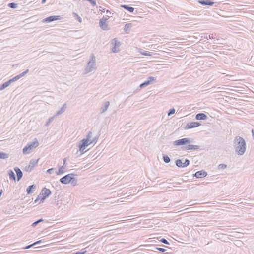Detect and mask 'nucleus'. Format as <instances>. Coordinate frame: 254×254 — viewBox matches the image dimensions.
I'll use <instances>...</instances> for the list:
<instances>
[{"instance_id":"603ef678","label":"nucleus","mask_w":254,"mask_h":254,"mask_svg":"<svg viewBox=\"0 0 254 254\" xmlns=\"http://www.w3.org/2000/svg\"><path fill=\"white\" fill-rule=\"evenodd\" d=\"M2 192H3L2 190V189L0 190V197L1 196Z\"/></svg>"},{"instance_id":"dca6fc26","label":"nucleus","mask_w":254,"mask_h":254,"mask_svg":"<svg viewBox=\"0 0 254 254\" xmlns=\"http://www.w3.org/2000/svg\"><path fill=\"white\" fill-rule=\"evenodd\" d=\"M108 19L107 18H105L103 19L102 18L100 20L99 24L101 28L104 30H108V24L106 23V20Z\"/></svg>"},{"instance_id":"79ce46f5","label":"nucleus","mask_w":254,"mask_h":254,"mask_svg":"<svg viewBox=\"0 0 254 254\" xmlns=\"http://www.w3.org/2000/svg\"><path fill=\"white\" fill-rule=\"evenodd\" d=\"M160 241L164 244H169V243L168 242V241L165 239V238H162Z\"/></svg>"},{"instance_id":"a19ab883","label":"nucleus","mask_w":254,"mask_h":254,"mask_svg":"<svg viewBox=\"0 0 254 254\" xmlns=\"http://www.w3.org/2000/svg\"><path fill=\"white\" fill-rule=\"evenodd\" d=\"M155 249L161 251L162 252H164L166 251L165 249L159 247H155Z\"/></svg>"},{"instance_id":"a18cd8bd","label":"nucleus","mask_w":254,"mask_h":254,"mask_svg":"<svg viewBox=\"0 0 254 254\" xmlns=\"http://www.w3.org/2000/svg\"><path fill=\"white\" fill-rule=\"evenodd\" d=\"M53 171H54V168H52L48 169L47 170V173H48L49 174H51V173H52Z\"/></svg>"},{"instance_id":"423d86ee","label":"nucleus","mask_w":254,"mask_h":254,"mask_svg":"<svg viewBox=\"0 0 254 254\" xmlns=\"http://www.w3.org/2000/svg\"><path fill=\"white\" fill-rule=\"evenodd\" d=\"M190 142H191V141L190 138H183L174 141L173 142V144L174 145H175V146H181V145H186L187 144H189Z\"/></svg>"},{"instance_id":"20e7f679","label":"nucleus","mask_w":254,"mask_h":254,"mask_svg":"<svg viewBox=\"0 0 254 254\" xmlns=\"http://www.w3.org/2000/svg\"><path fill=\"white\" fill-rule=\"evenodd\" d=\"M90 58V60L88 62L85 69V74L88 73L96 68V59L93 54H91Z\"/></svg>"},{"instance_id":"13d9d810","label":"nucleus","mask_w":254,"mask_h":254,"mask_svg":"<svg viewBox=\"0 0 254 254\" xmlns=\"http://www.w3.org/2000/svg\"><path fill=\"white\" fill-rule=\"evenodd\" d=\"M191 205H192V204H189V205H188V206H191Z\"/></svg>"},{"instance_id":"37998d69","label":"nucleus","mask_w":254,"mask_h":254,"mask_svg":"<svg viewBox=\"0 0 254 254\" xmlns=\"http://www.w3.org/2000/svg\"><path fill=\"white\" fill-rule=\"evenodd\" d=\"M86 252V251H84L83 252L78 251V252L73 253H72L71 254H84Z\"/></svg>"},{"instance_id":"9b49d317","label":"nucleus","mask_w":254,"mask_h":254,"mask_svg":"<svg viewBox=\"0 0 254 254\" xmlns=\"http://www.w3.org/2000/svg\"><path fill=\"white\" fill-rule=\"evenodd\" d=\"M111 44L114 46L112 48V52L114 53H117L119 51V49L117 48V47H119L121 43L116 38L112 40Z\"/></svg>"},{"instance_id":"49530a36","label":"nucleus","mask_w":254,"mask_h":254,"mask_svg":"<svg viewBox=\"0 0 254 254\" xmlns=\"http://www.w3.org/2000/svg\"><path fill=\"white\" fill-rule=\"evenodd\" d=\"M33 244H31V245H28L27 246H26L24 248V249H29L31 247L33 246Z\"/></svg>"},{"instance_id":"473e14b6","label":"nucleus","mask_w":254,"mask_h":254,"mask_svg":"<svg viewBox=\"0 0 254 254\" xmlns=\"http://www.w3.org/2000/svg\"><path fill=\"white\" fill-rule=\"evenodd\" d=\"M92 137V132L91 131H89L86 135V138L85 139H87L88 141H90L92 139H91V138Z\"/></svg>"},{"instance_id":"58836bf2","label":"nucleus","mask_w":254,"mask_h":254,"mask_svg":"<svg viewBox=\"0 0 254 254\" xmlns=\"http://www.w3.org/2000/svg\"><path fill=\"white\" fill-rule=\"evenodd\" d=\"M190 164V160L189 159H186L185 162L183 163V166L186 167L189 166Z\"/></svg>"},{"instance_id":"393cba45","label":"nucleus","mask_w":254,"mask_h":254,"mask_svg":"<svg viewBox=\"0 0 254 254\" xmlns=\"http://www.w3.org/2000/svg\"><path fill=\"white\" fill-rule=\"evenodd\" d=\"M64 169L65 167H64V166H61L60 167H59L58 171L56 172V174L57 175H60L61 174H63L65 172Z\"/></svg>"},{"instance_id":"72a5a7b5","label":"nucleus","mask_w":254,"mask_h":254,"mask_svg":"<svg viewBox=\"0 0 254 254\" xmlns=\"http://www.w3.org/2000/svg\"><path fill=\"white\" fill-rule=\"evenodd\" d=\"M43 221H44V220L43 219H42V218L38 220L37 221L33 223L31 225V226L32 227H34L36 226H37L39 223L43 222Z\"/></svg>"},{"instance_id":"6e6d98bb","label":"nucleus","mask_w":254,"mask_h":254,"mask_svg":"<svg viewBox=\"0 0 254 254\" xmlns=\"http://www.w3.org/2000/svg\"><path fill=\"white\" fill-rule=\"evenodd\" d=\"M56 205H59V201H57Z\"/></svg>"},{"instance_id":"c756f323","label":"nucleus","mask_w":254,"mask_h":254,"mask_svg":"<svg viewBox=\"0 0 254 254\" xmlns=\"http://www.w3.org/2000/svg\"><path fill=\"white\" fill-rule=\"evenodd\" d=\"M163 161L166 163H168L171 161L170 157L166 155H164L163 156Z\"/></svg>"},{"instance_id":"f3484780","label":"nucleus","mask_w":254,"mask_h":254,"mask_svg":"<svg viewBox=\"0 0 254 254\" xmlns=\"http://www.w3.org/2000/svg\"><path fill=\"white\" fill-rule=\"evenodd\" d=\"M14 170L15 171L16 175H17V181H19L22 177V176H23L22 172L17 167H14Z\"/></svg>"},{"instance_id":"864d4df0","label":"nucleus","mask_w":254,"mask_h":254,"mask_svg":"<svg viewBox=\"0 0 254 254\" xmlns=\"http://www.w3.org/2000/svg\"><path fill=\"white\" fill-rule=\"evenodd\" d=\"M106 12L107 14H109V15H110L111 14V12L110 11H109L108 10H106Z\"/></svg>"},{"instance_id":"6ab92c4d","label":"nucleus","mask_w":254,"mask_h":254,"mask_svg":"<svg viewBox=\"0 0 254 254\" xmlns=\"http://www.w3.org/2000/svg\"><path fill=\"white\" fill-rule=\"evenodd\" d=\"M109 101H106L105 102H104V103L103 105V107H102L100 109V113L102 114L106 111L109 107Z\"/></svg>"},{"instance_id":"2f4dec72","label":"nucleus","mask_w":254,"mask_h":254,"mask_svg":"<svg viewBox=\"0 0 254 254\" xmlns=\"http://www.w3.org/2000/svg\"><path fill=\"white\" fill-rule=\"evenodd\" d=\"M17 3H14V2H11V3H9L8 4V6L11 8H13V9H15V8H16L17 7Z\"/></svg>"},{"instance_id":"09e8293b","label":"nucleus","mask_w":254,"mask_h":254,"mask_svg":"<svg viewBox=\"0 0 254 254\" xmlns=\"http://www.w3.org/2000/svg\"><path fill=\"white\" fill-rule=\"evenodd\" d=\"M41 242V240H39V241H36L35 243H33V244L34 246V245H35L36 244H39Z\"/></svg>"},{"instance_id":"f257e3e1","label":"nucleus","mask_w":254,"mask_h":254,"mask_svg":"<svg viewBox=\"0 0 254 254\" xmlns=\"http://www.w3.org/2000/svg\"><path fill=\"white\" fill-rule=\"evenodd\" d=\"M233 146L238 155H242L245 153L247 145L245 140L242 137L236 136L234 140Z\"/></svg>"},{"instance_id":"bb28decb","label":"nucleus","mask_w":254,"mask_h":254,"mask_svg":"<svg viewBox=\"0 0 254 254\" xmlns=\"http://www.w3.org/2000/svg\"><path fill=\"white\" fill-rule=\"evenodd\" d=\"M139 52L142 55L151 56L152 55L151 52L148 51H142V49H139Z\"/></svg>"},{"instance_id":"ddd939ff","label":"nucleus","mask_w":254,"mask_h":254,"mask_svg":"<svg viewBox=\"0 0 254 254\" xmlns=\"http://www.w3.org/2000/svg\"><path fill=\"white\" fill-rule=\"evenodd\" d=\"M61 17L60 16H50L43 20L44 22H51L55 20H60Z\"/></svg>"},{"instance_id":"ea45409f","label":"nucleus","mask_w":254,"mask_h":254,"mask_svg":"<svg viewBox=\"0 0 254 254\" xmlns=\"http://www.w3.org/2000/svg\"><path fill=\"white\" fill-rule=\"evenodd\" d=\"M175 112V110L174 108H172V109H171L169 110L168 113V115L169 116L171 115H172Z\"/></svg>"},{"instance_id":"6e6552de","label":"nucleus","mask_w":254,"mask_h":254,"mask_svg":"<svg viewBox=\"0 0 254 254\" xmlns=\"http://www.w3.org/2000/svg\"><path fill=\"white\" fill-rule=\"evenodd\" d=\"M51 193V190L45 187H44L41 192L40 195H42L41 197V201L43 202V201L48 197Z\"/></svg>"},{"instance_id":"aec40b11","label":"nucleus","mask_w":254,"mask_h":254,"mask_svg":"<svg viewBox=\"0 0 254 254\" xmlns=\"http://www.w3.org/2000/svg\"><path fill=\"white\" fill-rule=\"evenodd\" d=\"M36 187V185L34 184L28 186L26 189V192L27 194H29L33 193Z\"/></svg>"},{"instance_id":"a211bd4d","label":"nucleus","mask_w":254,"mask_h":254,"mask_svg":"<svg viewBox=\"0 0 254 254\" xmlns=\"http://www.w3.org/2000/svg\"><path fill=\"white\" fill-rule=\"evenodd\" d=\"M207 116L204 113H198L195 116V119L197 120H205L207 119Z\"/></svg>"},{"instance_id":"9d476101","label":"nucleus","mask_w":254,"mask_h":254,"mask_svg":"<svg viewBox=\"0 0 254 254\" xmlns=\"http://www.w3.org/2000/svg\"><path fill=\"white\" fill-rule=\"evenodd\" d=\"M201 124L197 122H192L187 124L186 126L184 127L185 129H189L199 127Z\"/></svg>"},{"instance_id":"4468645a","label":"nucleus","mask_w":254,"mask_h":254,"mask_svg":"<svg viewBox=\"0 0 254 254\" xmlns=\"http://www.w3.org/2000/svg\"><path fill=\"white\" fill-rule=\"evenodd\" d=\"M198 3L205 6H212L216 3V2H213L211 0H199L198 1Z\"/></svg>"},{"instance_id":"de8ad7c7","label":"nucleus","mask_w":254,"mask_h":254,"mask_svg":"<svg viewBox=\"0 0 254 254\" xmlns=\"http://www.w3.org/2000/svg\"><path fill=\"white\" fill-rule=\"evenodd\" d=\"M66 160H67V158H64V160H63V161H64V164H63V166H64V167H65V166H66V165H65V163H66Z\"/></svg>"},{"instance_id":"39448f33","label":"nucleus","mask_w":254,"mask_h":254,"mask_svg":"<svg viewBox=\"0 0 254 254\" xmlns=\"http://www.w3.org/2000/svg\"><path fill=\"white\" fill-rule=\"evenodd\" d=\"M39 145V143L36 139H35V141L28 144L23 149L22 152L24 154H28L30 153L31 150L33 148L37 147Z\"/></svg>"},{"instance_id":"2eb2a0df","label":"nucleus","mask_w":254,"mask_h":254,"mask_svg":"<svg viewBox=\"0 0 254 254\" xmlns=\"http://www.w3.org/2000/svg\"><path fill=\"white\" fill-rule=\"evenodd\" d=\"M207 173L206 171H205L204 170H201V171H198L196 172L195 173L194 176H195L197 178H202L206 177L207 176Z\"/></svg>"},{"instance_id":"4d7b16f0","label":"nucleus","mask_w":254,"mask_h":254,"mask_svg":"<svg viewBox=\"0 0 254 254\" xmlns=\"http://www.w3.org/2000/svg\"><path fill=\"white\" fill-rule=\"evenodd\" d=\"M107 17L109 18V17H110V16L109 15H107Z\"/></svg>"},{"instance_id":"5701e85b","label":"nucleus","mask_w":254,"mask_h":254,"mask_svg":"<svg viewBox=\"0 0 254 254\" xmlns=\"http://www.w3.org/2000/svg\"><path fill=\"white\" fill-rule=\"evenodd\" d=\"M132 27L131 23H127L124 26V31L126 33H128L130 30V28Z\"/></svg>"},{"instance_id":"c03bdc74","label":"nucleus","mask_w":254,"mask_h":254,"mask_svg":"<svg viewBox=\"0 0 254 254\" xmlns=\"http://www.w3.org/2000/svg\"><path fill=\"white\" fill-rule=\"evenodd\" d=\"M190 146V144H189L186 146H185L184 149L186 150H191V148Z\"/></svg>"},{"instance_id":"3c124183","label":"nucleus","mask_w":254,"mask_h":254,"mask_svg":"<svg viewBox=\"0 0 254 254\" xmlns=\"http://www.w3.org/2000/svg\"><path fill=\"white\" fill-rule=\"evenodd\" d=\"M252 134L253 139H254V129L252 130Z\"/></svg>"},{"instance_id":"412c9836","label":"nucleus","mask_w":254,"mask_h":254,"mask_svg":"<svg viewBox=\"0 0 254 254\" xmlns=\"http://www.w3.org/2000/svg\"><path fill=\"white\" fill-rule=\"evenodd\" d=\"M121 7L127 10L129 12L133 13L135 8L127 5H121Z\"/></svg>"},{"instance_id":"1a4fd4ad","label":"nucleus","mask_w":254,"mask_h":254,"mask_svg":"<svg viewBox=\"0 0 254 254\" xmlns=\"http://www.w3.org/2000/svg\"><path fill=\"white\" fill-rule=\"evenodd\" d=\"M38 161H39V159H31L30 161L29 166L25 167V170L27 172H31L32 170V169L34 168L35 166L37 164V163L38 162Z\"/></svg>"},{"instance_id":"f704fd0d","label":"nucleus","mask_w":254,"mask_h":254,"mask_svg":"<svg viewBox=\"0 0 254 254\" xmlns=\"http://www.w3.org/2000/svg\"><path fill=\"white\" fill-rule=\"evenodd\" d=\"M55 117V116H53V117H50L48 121L46 123L45 126H47V127L48 126L50 125V124L51 123V122L53 121V120H54Z\"/></svg>"},{"instance_id":"f03ea898","label":"nucleus","mask_w":254,"mask_h":254,"mask_svg":"<svg viewBox=\"0 0 254 254\" xmlns=\"http://www.w3.org/2000/svg\"><path fill=\"white\" fill-rule=\"evenodd\" d=\"M99 137V135H96L93 138L92 140L90 141H88L87 139L84 138L81 140L78 145V147L79 148V150L80 152H83L84 150L85 149L86 147H87L89 145L91 144H96L98 138Z\"/></svg>"},{"instance_id":"0eeeda50","label":"nucleus","mask_w":254,"mask_h":254,"mask_svg":"<svg viewBox=\"0 0 254 254\" xmlns=\"http://www.w3.org/2000/svg\"><path fill=\"white\" fill-rule=\"evenodd\" d=\"M156 78L153 76H150L147 78V80L145 81L143 83H141L139 87L140 88H143L151 84H152L154 82H155Z\"/></svg>"},{"instance_id":"b1692460","label":"nucleus","mask_w":254,"mask_h":254,"mask_svg":"<svg viewBox=\"0 0 254 254\" xmlns=\"http://www.w3.org/2000/svg\"><path fill=\"white\" fill-rule=\"evenodd\" d=\"M202 38L203 36H201ZM216 37V33H212L209 35H206L205 36H203V38L205 39L208 40V39H214Z\"/></svg>"},{"instance_id":"a878e982","label":"nucleus","mask_w":254,"mask_h":254,"mask_svg":"<svg viewBox=\"0 0 254 254\" xmlns=\"http://www.w3.org/2000/svg\"><path fill=\"white\" fill-rule=\"evenodd\" d=\"M10 84V83L9 81L5 82L0 86V91L4 89L6 87H7Z\"/></svg>"},{"instance_id":"5fc2aeb1","label":"nucleus","mask_w":254,"mask_h":254,"mask_svg":"<svg viewBox=\"0 0 254 254\" xmlns=\"http://www.w3.org/2000/svg\"><path fill=\"white\" fill-rule=\"evenodd\" d=\"M46 0H42V1H41V3L42 4H44V3H45L46 2Z\"/></svg>"},{"instance_id":"7ed1b4c3","label":"nucleus","mask_w":254,"mask_h":254,"mask_svg":"<svg viewBox=\"0 0 254 254\" xmlns=\"http://www.w3.org/2000/svg\"><path fill=\"white\" fill-rule=\"evenodd\" d=\"M74 175L73 173L68 174L61 178L60 181L63 184H67L71 183L73 186H75L77 183V179L74 177Z\"/></svg>"},{"instance_id":"cd10ccee","label":"nucleus","mask_w":254,"mask_h":254,"mask_svg":"<svg viewBox=\"0 0 254 254\" xmlns=\"http://www.w3.org/2000/svg\"><path fill=\"white\" fill-rule=\"evenodd\" d=\"M176 165L179 167L184 168L183 163H182V160L181 159H177L175 161Z\"/></svg>"},{"instance_id":"4c0bfd02","label":"nucleus","mask_w":254,"mask_h":254,"mask_svg":"<svg viewBox=\"0 0 254 254\" xmlns=\"http://www.w3.org/2000/svg\"><path fill=\"white\" fill-rule=\"evenodd\" d=\"M227 168V165L224 164H220L218 165V168L220 169H224Z\"/></svg>"},{"instance_id":"c85d7f7f","label":"nucleus","mask_w":254,"mask_h":254,"mask_svg":"<svg viewBox=\"0 0 254 254\" xmlns=\"http://www.w3.org/2000/svg\"><path fill=\"white\" fill-rule=\"evenodd\" d=\"M8 175L9 176V178L10 179H13L14 180H15L16 178H15V174L13 172V171H12V170H9V172H8Z\"/></svg>"},{"instance_id":"8fccbe9b","label":"nucleus","mask_w":254,"mask_h":254,"mask_svg":"<svg viewBox=\"0 0 254 254\" xmlns=\"http://www.w3.org/2000/svg\"><path fill=\"white\" fill-rule=\"evenodd\" d=\"M39 199H41V198H40V196H38V198L35 200V203H37V202H38V200H39Z\"/></svg>"},{"instance_id":"f8f14e48","label":"nucleus","mask_w":254,"mask_h":254,"mask_svg":"<svg viewBox=\"0 0 254 254\" xmlns=\"http://www.w3.org/2000/svg\"><path fill=\"white\" fill-rule=\"evenodd\" d=\"M28 71H29V70L27 69L25 71L23 72L22 73L14 77L12 79H9L8 81L10 82V83L11 84L12 82H15V81L18 80V79H19L22 77L24 76L26 74H27L28 72Z\"/></svg>"},{"instance_id":"7c9ffc66","label":"nucleus","mask_w":254,"mask_h":254,"mask_svg":"<svg viewBox=\"0 0 254 254\" xmlns=\"http://www.w3.org/2000/svg\"><path fill=\"white\" fill-rule=\"evenodd\" d=\"M8 158V154L0 152V159H6Z\"/></svg>"},{"instance_id":"e433bc0d","label":"nucleus","mask_w":254,"mask_h":254,"mask_svg":"<svg viewBox=\"0 0 254 254\" xmlns=\"http://www.w3.org/2000/svg\"><path fill=\"white\" fill-rule=\"evenodd\" d=\"M191 150H198L200 148V146L198 145H190Z\"/></svg>"},{"instance_id":"c9c22d12","label":"nucleus","mask_w":254,"mask_h":254,"mask_svg":"<svg viewBox=\"0 0 254 254\" xmlns=\"http://www.w3.org/2000/svg\"><path fill=\"white\" fill-rule=\"evenodd\" d=\"M73 14L74 17H75L79 22H81L82 18L77 13L73 12Z\"/></svg>"},{"instance_id":"4be33fe9","label":"nucleus","mask_w":254,"mask_h":254,"mask_svg":"<svg viewBox=\"0 0 254 254\" xmlns=\"http://www.w3.org/2000/svg\"><path fill=\"white\" fill-rule=\"evenodd\" d=\"M67 106H66V103H64L63 107L60 109V110H59L55 114V116L56 117V116H58L61 114H62L63 113H64L66 108Z\"/></svg>"}]
</instances>
